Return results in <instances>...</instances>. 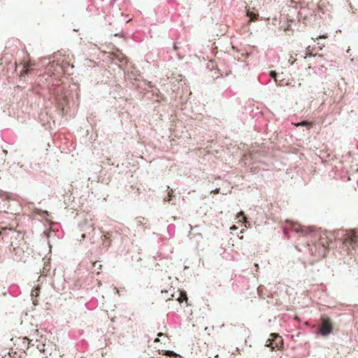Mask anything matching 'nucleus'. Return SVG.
Listing matches in <instances>:
<instances>
[{
  "mask_svg": "<svg viewBox=\"0 0 358 358\" xmlns=\"http://www.w3.org/2000/svg\"><path fill=\"white\" fill-rule=\"evenodd\" d=\"M236 229V227L234 225L232 227H231V229Z\"/></svg>",
  "mask_w": 358,
  "mask_h": 358,
  "instance_id": "bb28decb",
  "label": "nucleus"
},
{
  "mask_svg": "<svg viewBox=\"0 0 358 358\" xmlns=\"http://www.w3.org/2000/svg\"><path fill=\"white\" fill-rule=\"evenodd\" d=\"M217 357H218V355H216L215 356V358H217Z\"/></svg>",
  "mask_w": 358,
  "mask_h": 358,
  "instance_id": "72a5a7b5",
  "label": "nucleus"
},
{
  "mask_svg": "<svg viewBox=\"0 0 358 358\" xmlns=\"http://www.w3.org/2000/svg\"><path fill=\"white\" fill-rule=\"evenodd\" d=\"M208 358H211V357H208Z\"/></svg>",
  "mask_w": 358,
  "mask_h": 358,
  "instance_id": "f704fd0d",
  "label": "nucleus"
},
{
  "mask_svg": "<svg viewBox=\"0 0 358 358\" xmlns=\"http://www.w3.org/2000/svg\"><path fill=\"white\" fill-rule=\"evenodd\" d=\"M131 21V18H128L125 20V22L129 23Z\"/></svg>",
  "mask_w": 358,
  "mask_h": 358,
  "instance_id": "aec40b11",
  "label": "nucleus"
},
{
  "mask_svg": "<svg viewBox=\"0 0 358 358\" xmlns=\"http://www.w3.org/2000/svg\"><path fill=\"white\" fill-rule=\"evenodd\" d=\"M293 21H294L293 20H289L288 22H293Z\"/></svg>",
  "mask_w": 358,
  "mask_h": 358,
  "instance_id": "c85d7f7f",
  "label": "nucleus"
},
{
  "mask_svg": "<svg viewBox=\"0 0 358 358\" xmlns=\"http://www.w3.org/2000/svg\"><path fill=\"white\" fill-rule=\"evenodd\" d=\"M159 341V338H156V339L155 340V342H158Z\"/></svg>",
  "mask_w": 358,
  "mask_h": 358,
  "instance_id": "2f4dec72",
  "label": "nucleus"
},
{
  "mask_svg": "<svg viewBox=\"0 0 358 358\" xmlns=\"http://www.w3.org/2000/svg\"><path fill=\"white\" fill-rule=\"evenodd\" d=\"M287 223L289 224V229L298 234L300 236H306L311 234L315 231L313 227L301 226L298 223L289 221H287Z\"/></svg>",
  "mask_w": 358,
  "mask_h": 358,
  "instance_id": "f257e3e1",
  "label": "nucleus"
},
{
  "mask_svg": "<svg viewBox=\"0 0 358 358\" xmlns=\"http://www.w3.org/2000/svg\"><path fill=\"white\" fill-rule=\"evenodd\" d=\"M311 124L310 122H307V121H302L301 122L299 123L297 125L298 126H306V125H310Z\"/></svg>",
  "mask_w": 358,
  "mask_h": 358,
  "instance_id": "2eb2a0df",
  "label": "nucleus"
},
{
  "mask_svg": "<svg viewBox=\"0 0 358 358\" xmlns=\"http://www.w3.org/2000/svg\"><path fill=\"white\" fill-rule=\"evenodd\" d=\"M329 3L326 0H321L318 3V10L315 16L318 15L322 20H330V10L327 8Z\"/></svg>",
  "mask_w": 358,
  "mask_h": 358,
  "instance_id": "f03ea898",
  "label": "nucleus"
},
{
  "mask_svg": "<svg viewBox=\"0 0 358 358\" xmlns=\"http://www.w3.org/2000/svg\"><path fill=\"white\" fill-rule=\"evenodd\" d=\"M281 29H282L285 32H288L290 31L289 30V24H283L282 26L281 27Z\"/></svg>",
  "mask_w": 358,
  "mask_h": 358,
  "instance_id": "f8f14e48",
  "label": "nucleus"
},
{
  "mask_svg": "<svg viewBox=\"0 0 358 358\" xmlns=\"http://www.w3.org/2000/svg\"><path fill=\"white\" fill-rule=\"evenodd\" d=\"M319 37H320V38H322H322H327V36H324V35L319 36Z\"/></svg>",
  "mask_w": 358,
  "mask_h": 358,
  "instance_id": "393cba45",
  "label": "nucleus"
},
{
  "mask_svg": "<svg viewBox=\"0 0 358 358\" xmlns=\"http://www.w3.org/2000/svg\"><path fill=\"white\" fill-rule=\"evenodd\" d=\"M114 51L109 52L108 57L111 59H117L120 62H123L125 59L124 55L122 53V52L117 48H113Z\"/></svg>",
  "mask_w": 358,
  "mask_h": 358,
  "instance_id": "6e6552de",
  "label": "nucleus"
},
{
  "mask_svg": "<svg viewBox=\"0 0 358 358\" xmlns=\"http://www.w3.org/2000/svg\"><path fill=\"white\" fill-rule=\"evenodd\" d=\"M90 227L92 228V231H94L95 230V227H94V225H92Z\"/></svg>",
  "mask_w": 358,
  "mask_h": 358,
  "instance_id": "5701e85b",
  "label": "nucleus"
},
{
  "mask_svg": "<svg viewBox=\"0 0 358 358\" xmlns=\"http://www.w3.org/2000/svg\"><path fill=\"white\" fill-rule=\"evenodd\" d=\"M2 235V239L6 240V237L10 238H15L19 236L18 233L11 228H0V236Z\"/></svg>",
  "mask_w": 358,
  "mask_h": 358,
  "instance_id": "0eeeda50",
  "label": "nucleus"
},
{
  "mask_svg": "<svg viewBox=\"0 0 358 358\" xmlns=\"http://www.w3.org/2000/svg\"><path fill=\"white\" fill-rule=\"evenodd\" d=\"M179 294H180V296L177 299V300L180 303H182L184 301H187V296L185 292H180Z\"/></svg>",
  "mask_w": 358,
  "mask_h": 358,
  "instance_id": "9b49d317",
  "label": "nucleus"
},
{
  "mask_svg": "<svg viewBox=\"0 0 358 358\" xmlns=\"http://www.w3.org/2000/svg\"><path fill=\"white\" fill-rule=\"evenodd\" d=\"M158 336H163V334H162V333H159V334H158Z\"/></svg>",
  "mask_w": 358,
  "mask_h": 358,
  "instance_id": "7c9ffc66",
  "label": "nucleus"
},
{
  "mask_svg": "<svg viewBox=\"0 0 358 358\" xmlns=\"http://www.w3.org/2000/svg\"><path fill=\"white\" fill-rule=\"evenodd\" d=\"M271 338L266 341V346L271 347V349H280L283 345V340L280 336L277 334H271Z\"/></svg>",
  "mask_w": 358,
  "mask_h": 358,
  "instance_id": "20e7f679",
  "label": "nucleus"
},
{
  "mask_svg": "<svg viewBox=\"0 0 358 358\" xmlns=\"http://www.w3.org/2000/svg\"><path fill=\"white\" fill-rule=\"evenodd\" d=\"M48 266H49V264H45V266H44V267H43V269H46V268H48Z\"/></svg>",
  "mask_w": 358,
  "mask_h": 358,
  "instance_id": "412c9836",
  "label": "nucleus"
},
{
  "mask_svg": "<svg viewBox=\"0 0 358 358\" xmlns=\"http://www.w3.org/2000/svg\"><path fill=\"white\" fill-rule=\"evenodd\" d=\"M241 216L243 217V222H247V217L245 216V215H244L243 211L239 212L238 213V215H237V217H239Z\"/></svg>",
  "mask_w": 358,
  "mask_h": 358,
  "instance_id": "ddd939ff",
  "label": "nucleus"
},
{
  "mask_svg": "<svg viewBox=\"0 0 358 358\" xmlns=\"http://www.w3.org/2000/svg\"><path fill=\"white\" fill-rule=\"evenodd\" d=\"M270 75H271V76L273 79H275V80L276 79V76H277V74H276L275 71H271L270 72Z\"/></svg>",
  "mask_w": 358,
  "mask_h": 358,
  "instance_id": "dca6fc26",
  "label": "nucleus"
},
{
  "mask_svg": "<svg viewBox=\"0 0 358 358\" xmlns=\"http://www.w3.org/2000/svg\"><path fill=\"white\" fill-rule=\"evenodd\" d=\"M357 241V236L353 231L347 232L343 237V242L345 245H353Z\"/></svg>",
  "mask_w": 358,
  "mask_h": 358,
  "instance_id": "423d86ee",
  "label": "nucleus"
},
{
  "mask_svg": "<svg viewBox=\"0 0 358 358\" xmlns=\"http://www.w3.org/2000/svg\"><path fill=\"white\" fill-rule=\"evenodd\" d=\"M1 196H2V198H5L6 199H10V196L6 193L1 194Z\"/></svg>",
  "mask_w": 358,
  "mask_h": 358,
  "instance_id": "f3484780",
  "label": "nucleus"
},
{
  "mask_svg": "<svg viewBox=\"0 0 358 358\" xmlns=\"http://www.w3.org/2000/svg\"><path fill=\"white\" fill-rule=\"evenodd\" d=\"M247 15L248 17H249L248 22H252V21L258 20L259 14L255 12L248 11Z\"/></svg>",
  "mask_w": 358,
  "mask_h": 358,
  "instance_id": "9d476101",
  "label": "nucleus"
},
{
  "mask_svg": "<svg viewBox=\"0 0 358 358\" xmlns=\"http://www.w3.org/2000/svg\"><path fill=\"white\" fill-rule=\"evenodd\" d=\"M86 235H87L86 233H85L83 234L82 237L84 238L86 236Z\"/></svg>",
  "mask_w": 358,
  "mask_h": 358,
  "instance_id": "cd10ccee",
  "label": "nucleus"
},
{
  "mask_svg": "<svg viewBox=\"0 0 358 358\" xmlns=\"http://www.w3.org/2000/svg\"><path fill=\"white\" fill-rule=\"evenodd\" d=\"M170 198L172 196V190L169 193Z\"/></svg>",
  "mask_w": 358,
  "mask_h": 358,
  "instance_id": "b1692460",
  "label": "nucleus"
},
{
  "mask_svg": "<svg viewBox=\"0 0 358 358\" xmlns=\"http://www.w3.org/2000/svg\"><path fill=\"white\" fill-rule=\"evenodd\" d=\"M299 4L300 5V10L298 12L297 17H299V22L301 21L302 18L304 20L306 19V11L309 10L308 8H306V3L305 2H299ZM298 2L294 1V0H291V4L289 5L290 7L297 8Z\"/></svg>",
  "mask_w": 358,
  "mask_h": 358,
  "instance_id": "39448f33",
  "label": "nucleus"
},
{
  "mask_svg": "<svg viewBox=\"0 0 358 358\" xmlns=\"http://www.w3.org/2000/svg\"><path fill=\"white\" fill-rule=\"evenodd\" d=\"M102 238H103V239H106H106H107V240H109V243H108V245H110V233L107 232L106 234L103 235V236H102Z\"/></svg>",
  "mask_w": 358,
  "mask_h": 358,
  "instance_id": "4468645a",
  "label": "nucleus"
},
{
  "mask_svg": "<svg viewBox=\"0 0 358 358\" xmlns=\"http://www.w3.org/2000/svg\"><path fill=\"white\" fill-rule=\"evenodd\" d=\"M29 71H30V70H29V67H28V66H25V67H24V69L23 70V73H26V74H28V73H29Z\"/></svg>",
  "mask_w": 358,
  "mask_h": 358,
  "instance_id": "a211bd4d",
  "label": "nucleus"
},
{
  "mask_svg": "<svg viewBox=\"0 0 358 358\" xmlns=\"http://www.w3.org/2000/svg\"><path fill=\"white\" fill-rule=\"evenodd\" d=\"M321 327L320 333L323 336H327L332 332L333 326L330 318L327 315H323L321 317Z\"/></svg>",
  "mask_w": 358,
  "mask_h": 358,
  "instance_id": "7ed1b4c3",
  "label": "nucleus"
},
{
  "mask_svg": "<svg viewBox=\"0 0 358 358\" xmlns=\"http://www.w3.org/2000/svg\"><path fill=\"white\" fill-rule=\"evenodd\" d=\"M40 294V287H36L35 288H34L31 291V299H32V301H33V304L34 306H36L38 304V297Z\"/></svg>",
  "mask_w": 358,
  "mask_h": 358,
  "instance_id": "1a4fd4ad",
  "label": "nucleus"
},
{
  "mask_svg": "<svg viewBox=\"0 0 358 358\" xmlns=\"http://www.w3.org/2000/svg\"><path fill=\"white\" fill-rule=\"evenodd\" d=\"M322 247H323V250H325L326 248H324V245H322Z\"/></svg>",
  "mask_w": 358,
  "mask_h": 358,
  "instance_id": "473e14b6",
  "label": "nucleus"
},
{
  "mask_svg": "<svg viewBox=\"0 0 358 358\" xmlns=\"http://www.w3.org/2000/svg\"><path fill=\"white\" fill-rule=\"evenodd\" d=\"M165 355H168V356H172V355H174L175 353L173 352H171V351H167Z\"/></svg>",
  "mask_w": 358,
  "mask_h": 358,
  "instance_id": "6ab92c4d",
  "label": "nucleus"
},
{
  "mask_svg": "<svg viewBox=\"0 0 358 358\" xmlns=\"http://www.w3.org/2000/svg\"><path fill=\"white\" fill-rule=\"evenodd\" d=\"M218 192H219V189H216V190L215 191V193H218Z\"/></svg>",
  "mask_w": 358,
  "mask_h": 358,
  "instance_id": "c756f323",
  "label": "nucleus"
},
{
  "mask_svg": "<svg viewBox=\"0 0 358 358\" xmlns=\"http://www.w3.org/2000/svg\"><path fill=\"white\" fill-rule=\"evenodd\" d=\"M173 48H174V50H176L178 49V47L176 46V45H174Z\"/></svg>",
  "mask_w": 358,
  "mask_h": 358,
  "instance_id": "a878e982",
  "label": "nucleus"
},
{
  "mask_svg": "<svg viewBox=\"0 0 358 358\" xmlns=\"http://www.w3.org/2000/svg\"><path fill=\"white\" fill-rule=\"evenodd\" d=\"M48 266H49V264H45V266H44V267H43V269H46V268H48Z\"/></svg>",
  "mask_w": 358,
  "mask_h": 358,
  "instance_id": "4be33fe9",
  "label": "nucleus"
}]
</instances>
